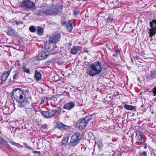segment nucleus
<instances>
[{"label": "nucleus", "mask_w": 156, "mask_h": 156, "mask_svg": "<svg viewBox=\"0 0 156 156\" xmlns=\"http://www.w3.org/2000/svg\"><path fill=\"white\" fill-rule=\"evenodd\" d=\"M103 68L100 63L96 61L93 63L90 67L89 74L91 76H94L99 74V76L104 77L107 74L106 71L103 72Z\"/></svg>", "instance_id": "nucleus-1"}, {"label": "nucleus", "mask_w": 156, "mask_h": 156, "mask_svg": "<svg viewBox=\"0 0 156 156\" xmlns=\"http://www.w3.org/2000/svg\"><path fill=\"white\" fill-rule=\"evenodd\" d=\"M12 93L13 98L18 103L22 101L25 98L26 95H28L30 94L27 93V94H25L21 88H18L14 89Z\"/></svg>", "instance_id": "nucleus-2"}, {"label": "nucleus", "mask_w": 156, "mask_h": 156, "mask_svg": "<svg viewBox=\"0 0 156 156\" xmlns=\"http://www.w3.org/2000/svg\"><path fill=\"white\" fill-rule=\"evenodd\" d=\"M31 98L30 94L28 95H26L25 98L23 99L22 101L18 103L19 106L24 108H27L31 107Z\"/></svg>", "instance_id": "nucleus-3"}, {"label": "nucleus", "mask_w": 156, "mask_h": 156, "mask_svg": "<svg viewBox=\"0 0 156 156\" xmlns=\"http://www.w3.org/2000/svg\"><path fill=\"white\" fill-rule=\"evenodd\" d=\"M92 115H87L85 117L79 120L77 122L78 128L82 129L87 125L88 122L92 119Z\"/></svg>", "instance_id": "nucleus-4"}, {"label": "nucleus", "mask_w": 156, "mask_h": 156, "mask_svg": "<svg viewBox=\"0 0 156 156\" xmlns=\"http://www.w3.org/2000/svg\"><path fill=\"white\" fill-rule=\"evenodd\" d=\"M80 135V133L79 132H76L72 136L69 143L70 145L71 146L74 147L78 144L79 140L81 139Z\"/></svg>", "instance_id": "nucleus-5"}, {"label": "nucleus", "mask_w": 156, "mask_h": 156, "mask_svg": "<svg viewBox=\"0 0 156 156\" xmlns=\"http://www.w3.org/2000/svg\"><path fill=\"white\" fill-rule=\"evenodd\" d=\"M23 7L30 10H33L35 8L34 3L29 0H24L22 3Z\"/></svg>", "instance_id": "nucleus-6"}, {"label": "nucleus", "mask_w": 156, "mask_h": 156, "mask_svg": "<svg viewBox=\"0 0 156 156\" xmlns=\"http://www.w3.org/2000/svg\"><path fill=\"white\" fill-rule=\"evenodd\" d=\"M150 24L151 29L149 30V37H152L156 34V20H152Z\"/></svg>", "instance_id": "nucleus-7"}, {"label": "nucleus", "mask_w": 156, "mask_h": 156, "mask_svg": "<svg viewBox=\"0 0 156 156\" xmlns=\"http://www.w3.org/2000/svg\"><path fill=\"white\" fill-rule=\"evenodd\" d=\"M61 38V34L60 33H53L52 36L50 38L49 42L52 43L53 44L54 43L55 44L56 43L59 41Z\"/></svg>", "instance_id": "nucleus-8"}, {"label": "nucleus", "mask_w": 156, "mask_h": 156, "mask_svg": "<svg viewBox=\"0 0 156 156\" xmlns=\"http://www.w3.org/2000/svg\"><path fill=\"white\" fill-rule=\"evenodd\" d=\"M56 128L61 130H69L71 128V126H68L65 125L63 123L58 122L56 123L55 125Z\"/></svg>", "instance_id": "nucleus-9"}, {"label": "nucleus", "mask_w": 156, "mask_h": 156, "mask_svg": "<svg viewBox=\"0 0 156 156\" xmlns=\"http://www.w3.org/2000/svg\"><path fill=\"white\" fill-rule=\"evenodd\" d=\"M81 48L82 47L81 46H75L71 49V53L72 55H76Z\"/></svg>", "instance_id": "nucleus-10"}, {"label": "nucleus", "mask_w": 156, "mask_h": 156, "mask_svg": "<svg viewBox=\"0 0 156 156\" xmlns=\"http://www.w3.org/2000/svg\"><path fill=\"white\" fill-rule=\"evenodd\" d=\"M48 55V51H42L39 54L38 58L41 60L43 59L46 58Z\"/></svg>", "instance_id": "nucleus-11"}, {"label": "nucleus", "mask_w": 156, "mask_h": 156, "mask_svg": "<svg viewBox=\"0 0 156 156\" xmlns=\"http://www.w3.org/2000/svg\"><path fill=\"white\" fill-rule=\"evenodd\" d=\"M75 106L74 103L71 101L65 104L63 107V108L67 110H70L73 108Z\"/></svg>", "instance_id": "nucleus-12"}, {"label": "nucleus", "mask_w": 156, "mask_h": 156, "mask_svg": "<svg viewBox=\"0 0 156 156\" xmlns=\"http://www.w3.org/2000/svg\"><path fill=\"white\" fill-rule=\"evenodd\" d=\"M11 71L4 72L1 76V80L2 81H5L10 73Z\"/></svg>", "instance_id": "nucleus-13"}, {"label": "nucleus", "mask_w": 156, "mask_h": 156, "mask_svg": "<svg viewBox=\"0 0 156 156\" xmlns=\"http://www.w3.org/2000/svg\"><path fill=\"white\" fill-rule=\"evenodd\" d=\"M53 13V12L50 9L46 8L40 11L39 14L41 16H43L44 14H52Z\"/></svg>", "instance_id": "nucleus-14"}, {"label": "nucleus", "mask_w": 156, "mask_h": 156, "mask_svg": "<svg viewBox=\"0 0 156 156\" xmlns=\"http://www.w3.org/2000/svg\"><path fill=\"white\" fill-rule=\"evenodd\" d=\"M34 78L36 81H39L41 79L42 76L41 73L37 69L34 71Z\"/></svg>", "instance_id": "nucleus-15"}, {"label": "nucleus", "mask_w": 156, "mask_h": 156, "mask_svg": "<svg viewBox=\"0 0 156 156\" xmlns=\"http://www.w3.org/2000/svg\"><path fill=\"white\" fill-rule=\"evenodd\" d=\"M136 137H137L139 140L141 141V144H144L145 142V140L143 138L142 135L140 133L137 131L136 132Z\"/></svg>", "instance_id": "nucleus-16"}, {"label": "nucleus", "mask_w": 156, "mask_h": 156, "mask_svg": "<svg viewBox=\"0 0 156 156\" xmlns=\"http://www.w3.org/2000/svg\"><path fill=\"white\" fill-rule=\"evenodd\" d=\"M155 76H156V71L154 70L151 71L150 74H147L146 76L147 78L148 79L153 78Z\"/></svg>", "instance_id": "nucleus-17"}, {"label": "nucleus", "mask_w": 156, "mask_h": 156, "mask_svg": "<svg viewBox=\"0 0 156 156\" xmlns=\"http://www.w3.org/2000/svg\"><path fill=\"white\" fill-rule=\"evenodd\" d=\"M58 111V110L56 109L48 110L49 118L53 117Z\"/></svg>", "instance_id": "nucleus-18"}, {"label": "nucleus", "mask_w": 156, "mask_h": 156, "mask_svg": "<svg viewBox=\"0 0 156 156\" xmlns=\"http://www.w3.org/2000/svg\"><path fill=\"white\" fill-rule=\"evenodd\" d=\"M124 107L126 109L129 110H135L136 107L131 105L125 104L123 105Z\"/></svg>", "instance_id": "nucleus-19"}, {"label": "nucleus", "mask_w": 156, "mask_h": 156, "mask_svg": "<svg viewBox=\"0 0 156 156\" xmlns=\"http://www.w3.org/2000/svg\"><path fill=\"white\" fill-rule=\"evenodd\" d=\"M72 23V21L70 20L69 23H67V24H66V28L70 32H71L73 28Z\"/></svg>", "instance_id": "nucleus-20"}, {"label": "nucleus", "mask_w": 156, "mask_h": 156, "mask_svg": "<svg viewBox=\"0 0 156 156\" xmlns=\"http://www.w3.org/2000/svg\"><path fill=\"white\" fill-rule=\"evenodd\" d=\"M41 113L44 118L47 119L49 118L48 110L47 111H41Z\"/></svg>", "instance_id": "nucleus-21"}, {"label": "nucleus", "mask_w": 156, "mask_h": 156, "mask_svg": "<svg viewBox=\"0 0 156 156\" xmlns=\"http://www.w3.org/2000/svg\"><path fill=\"white\" fill-rule=\"evenodd\" d=\"M68 140L69 138L67 136L65 137L61 142L62 147L63 145H65L68 143Z\"/></svg>", "instance_id": "nucleus-22"}, {"label": "nucleus", "mask_w": 156, "mask_h": 156, "mask_svg": "<svg viewBox=\"0 0 156 156\" xmlns=\"http://www.w3.org/2000/svg\"><path fill=\"white\" fill-rule=\"evenodd\" d=\"M44 29L41 27L38 26L37 28V33L39 35H41L43 32Z\"/></svg>", "instance_id": "nucleus-23"}, {"label": "nucleus", "mask_w": 156, "mask_h": 156, "mask_svg": "<svg viewBox=\"0 0 156 156\" xmlns=\"http://www.w3.org/2000/svg\"><path fill=\"white\" fill-rule=\"evenodd\" d=\"M63 7L61 5H58L56 7V11H55V13H58L62 9Z\"/></svg>", "instance_id": "nucleus-24"}, {"label": "nucleus", "mask_w": 156, "mask_h": 156, "mask_svg": "<svg viewBox=\"0 0 156 156\" xmlns=\"http://www.w3.org/2000/svg\"><path fill=\"white\" fill-rule=\"evenodd\" d=\"M51 44H52V43L49 42V41L48 42H46L44 44V48L46 50H50L51 48L50 45H51Z\"/></svg>", "instance_id": "nucleus-25"}, {"label": "nucleus", "mask_w": 156, "mask_h": 156, "mask_svg": "<svg viewBox=\"0 0 156 156\" xmlns=\"http://www.w3.org/2000/svg\"><path fill=\"white\" fill-rule=\"evenodd\" d=\"M19 72L17 71L15 72V73L13 76V81L19 78Z\"/></svg>", "instance_id": "nucleus-26"}, {"label": "nucleus", "mask_w": 156, "mask_h": 156, "mask_svg": "<svg viewBox=\"0 0 156 156\" xmlns=\"http://www.w3.org/2000/svg\"><path fill=\"white\" fill-rule=\"evenodd\" d=\"M23 70L24 72L27 73L28 74H30V69L29 68H27L26 66H23Z\"/></svg>", "instance_id": "nucleus-27"}, {"label": "nucleus", "mask_w": 156, "mask_h": 156, "mask_svg": "<svg viewBox=\"0 0 156 156\" xmlns=\"http://www.w3.org/2000/svg\"><path fill=\"white\" fill-rule=\"evenodd\" d=\"M7 33L9 35L12 36L14 35V31L12 28H10L9 29V30Z\"/></svg>", "instance_id": "nucleus-28"}, {"label": "nucleus", "mask_w": 156, "mask_h": 156, "mask_svg": "<svg viewBox=\"0 0 156 156\" xmlns=\"http://www.w3.org/2000/svg\"><path fill=\"white\" fill-rule=\"evenodd\" d=\"M25 108V111L26 113L28 115H30L31 114V112L33 111L32 109L31 108V107Z\"/></svg>", "instance_id": "nucleus-29"}, {"label": "nucleus", "mask_w": 156, "mask_h": 156, "mask_svg": "<svg viewBox=\"0 0 156 156\" xmlns=\"http://www.w3.org/2000/svg\"><path fill=\"white\" fill-rule=\"evenodd\" d=\"M30 31L32 33L35 32L36 31V28L34 26H31L29 28Z\"/></svg>", "instance_id": "nucleus-30"}, {"label": "nucleus", "mask_w": 156, "mask_h": 156, "mask_svg": "<svg viewBox=\"0 0 156 156\" xmlns=\"http://www.w3.org/2000/svg\"><path fill=\"white\" fill-rule=\"evenodd\" d=\"M80 10L79 9L77 8H75L73 11L74 14L75 16H77Z\"/></svg>", "instance_id": "nucleus-31"}, {"label": "nucleus", "mask_w": 156, "mask_h": 156, "mask_svg": "<svg viewBox=\"0 0 156 156\" xmlns=\"http://www.w3.org/2000/svg\"><path fill=\"white\" fill-rule=\"evenodd\" d=\"M120 2V0H113V1H112L111 2L113 5H115V6H116Z\"/></svg>", "instance_id": "nucleus-32"}, {"label": "nucleus", "mask_w": 156, "mask_h": 156, "mask_svg": "<svg viewBox=\"0 0 156 156\" xmlns=\"http://www.w3.org/2000/svg\"><path fill=\"white\" fill-rule=\"evenodd\" d=\"M41 128L43 129H48V126L46 124H44L41 126Z\"/></svg>", "instance_id": "nucleus-33"}, {"label": "nucleus", "mask_w": 156, "mask_h": 156, "mask_svg": "<svg viewBox=\"0 0 156 156\" xmlns=\"http://www.w3.org/2000/svg\"><path fill=\"white\" fill-rule=\"evenodd\" d=\"M47 98H43L41 99L40 104L44 103L45 101H47Z\"/></svg>", "instance_id": "nucleus-34"}, {"label": "nucleus", "mask_w": 156, "mask_h": 156, "mask_svg": "<svg viewBox=\"0 0 156 156\" xmlns=\"http://www.w3.org/2000/svg\"><path fill=\"white\" fill-rule=\"evenodd\" d=\"M153 92L154 94H153L154 96H155L156 94V87H154L152 90L150 92Z\"/></svg>", "instance_id": "nucleus-35"}, {"label": "nucleus", "mask_w": 156, "mask_h": 156, "mask_svg": "<svg viewBox=\"0 0 156 156\" xmlns=\"http://www.w3.org/2000/svg\"><path fill=\"white\" fill-rule=\"evenodd\" d=\"M13 23H15L17 25H19L20 24H22L23 23L22 22H19L17 20H14L13 21Z\"/></svg>", "instance_id": "nucleus-36"}, {"label": "nucleus", "mask_w": 156, "mask_h": 156, "mask_svg": "<svg viewBox=\"0 0 156 156\" xmlns=\"http://www.w3.org/2000/svg\"><path fill=\"white\" fill-rule=\"evenodd\" d=\"M134 59H136L138 60V61L139 62H140V61L141 60V58L138 56H136L134 57Z\"/></svg>", "instance_id": "nucleus-37"}, {"label": "nucleus", "mask_w": 156, "mask_h": 156, "mask_svg": "<svg viewBox=\"0 0 156 156\" xmlns=\"http://www.w3.org/2000/svg\"><path fill=\"white\" fill-rule=\"evenodd\" d=\"M56 62L58 64V65H63L64 63V62L63 61H57Z\"/></svg>", "instance_id": "nucleus-38"}, {"label": "nucleus", "mask_w": 156, "mask_h": 156, "mask_svg": "<svg viewBox=\"0 0 156 156\" xmlns=\"http://www.w3.org/2000/svg\"><path fill=\"white\" fill-rule=\"evenodd\" d=\"M81 145L82 146L81 147V150L83 151H85L86 150V147L84 145H83L82 144H81Z\"/></svg>", "instance_id": "nucleus-39"}, {"label": "nucleus", "mask_w": 156, "mask_h": 156, "mask_svg": "<svg viewBox=\"0 0 156 156\" xmlns=\"http://www.w3.org/2000/svg\"><path fill=\"white\" fill-rule=\"evenodd\" d=\"M23 144L24 145V146L27 148H28V149H31V148L27 144V143H23Z\"/></svg>", "instance_id": "nucleus-40"}, {"label": "nucleus", "mask_w": 156, "mask_h": 156, "mask_svg": "<svg viewBox=\"0 0 156 156\" xmlns=\"http://www.w3.org/2000/svg\"><path fill=\"white\" fill-rule=\"evenodd\" d=\"M61 22L62 24L64 26L65 25V24H66V23H67L66 21H63L62 20H61Z\"/></svg>", "instance_id": "nucleus-41"}, {"label": "nucleus", "mask_w": 156, "mask_h": 156, "mask_svg": "<svg viewBox=\"0 0 156 156\" xmlns=\"http://www.w3.org/2000/svg\"><path fill=\"white\" fill-rule=\"evenodd\" d=\"M142 154L143 156H147V153L145 151H143Z\"/></svg>", "instance_id": "nucleus-42"}, {"label": "nucleus", "mask_w": 156, "mask_h": 156, "mask_svg": "<svg viewBox=\"0 0 156 156\" xmlns=\"http://www.w3.org/2000/svg\"><path fill=\"white\" fill-rule=\"evenodd\" d=\"M116 54H120V51L119 49H118L115 51Z\"/></svg>", "instance_id": "nucleus-43"}, {"label": "nucleus", "mask_w": 156, "mask_h": 156, "mask_svg": "<svg viewBox=\"0 0 156 156\" xmlns=\"http://www.w3.org/2000/svg\"><path fill=\"white\" fill-rule=\"evenodd\" d=\"M14 82V81H13V80H12L11 79H9V81H8V82H9V83H11Z\"/></svg>", "instance_id": "nucleus-44"}, {"label": "nucleus", "mask_w": 156, "mask_h": 156, "mask_svg": "<svg viewBox=\"0 0 156 156\" xmlns=\"http://www.w3.org/2000/svg\"><path fill=\"white\" fill-rule=\"evenodd\" d=\"M15 145L17 147H19L20 146L21 147H22L21 145H20L18 143H15Z\"/></svg>", "instance_id": "nucleus-45"}, {"label": "nucleus", "mask_w": 156, "mask_h": 156, "mask_svg": "<svg viewBox=\"0 0 156 156\" xmlns=\"http://www.w3.org/2000/svg\"><path fill=\"white\" fill-rule=\"evenodd\" d=\"M105 46L106 47L108 48L109 50H110L111 49V48H109L108 45L107 44H105Z\"/></svg>", "instance_id": "nucleus-46"}, {"label": "nucleus", "mask_w": 156, "mask_h": 156, "mask_svg": "<svg viewBox=\"0 0 156 156\" xmlns=\"http://www.w3.org/2000/svg\"><path fill=\"white\" fill-rule=\"evenodd\" d=\"M147 144L146 143H144V148L146 149L147 148Z\"/></svg>", "instance_id": "nucleus-47"}, {"label": "nucleus", "mask_w": 156, "mask_h": 156, "mask_svg": "<svg viewBox=\"0 0 156 156\" xmlns=\"http://www.w3.org/2000/svg\"><path fill=\"white\" fill-rule=\"evenodd\" d=\"M151 156H156V155L155 154L154 152H153L151 153Z\"/></svg>", "instance_id": "nucleus-48"}, {"label": "nucleus", "mask_w": 156, "mask_h": 156, "mask_svg": "<svg viewBox=\"0 0 156 156\" xmlns=\"http://www.w3.org/2000/svg\"><path fill=\"white\" fill-rule=\"evenodd\" d=\"M34 153L35 154L39 153H40V152L39 151H34Z\"/></svg>", "instance_id": "nucleus-49"}, {"label": "nucleus", "mask_w": 156, "mask_h": 156, "mask_svg": "<svg viewBox=\"0 0 156 156\" xmlns=\"http://www.w3.org/2000/svg\"><path fill=\"white\" fill-rule=\"evenodd\" d=\"M89 51L87 50H86L83 51V52H86L87 53Z\"/></svg>", "instance_id": "nucleus-50"}, {"label": "nucleus", "mask_w": 156, "mask_h": 156, "mask_svg": "<svg viewBox=\"0 0 156 156\" xmlns=\"http://www.w3.org/2000/svg\"><path fill=\"white\" fill-rule=\"evenodd\" d=\"M113 56L117 57V54H113Z\"/></svg>", "instance_id": "nucleus-51"}, {"label": "nucleus", "mask_w": 156, "mask_h": 156, "mask_svg": "<svg viewBox=\"0 0 156 156\" xmlns=\"http://www.w3.org/2000/svg\"><path fill=\"white\" fill-rule=\"evenodd\" d=\"M20 61L19 60H17L16 61V63H19Z\"/></svg>", "instance_id": "nucleus-52"}, {"label": "nucleus", "mask_w": 156, "mask_h": 156, "mask_svg": "<svg viewBox=\"0 0 156 156\" xmlns=\"http://www.w3.org/2000/svg\"><path fill=\"white\" fill-rule=\"evenodd\" d=\"M87 58V57L86 56H85L84 57V59H86Z\"/></svg>", "instance_id": "nucleus-53"}, {"label": "nucleus", "mask_w": 156, "mask_h": 156, "mask_svg": "<svg viewBox=\"0 0 156 156\" xmlns=\"http://www.w3.org/2000/svg\"><path fill=\"white\" fill-rule=\"evenodd\" d=\"M2 133L1 132V131L0 130V134H1Z\"/></svg>", "instance_id": "nucleus-54"}, {"label": "nucleus", "mask_w": 156, "mask_h": 156, "mask_svg": "<svg viewBox=\"0 0 156 156\" xmlns=\"http://www.w3.org/2000/svg\"><path fill=\"white\" fill-rule=\"evenodd\" d=\"M52 1H57L58 0H52Z\"/></svg>", "instance_id": "nucleus-55"}, {"label": "nucleus", "mask_w": 156, "mask_h": 156, "mask_svg": "<svg viewBox=\"0 0 156 156\" xmlns=\"http://www.w3.org/2000/svg\"><path fill=\"white\" fill-rule=\"evenodd\" d=\"M131 60H132V61H133V60L132 59H131Z\"/></svg>", "instance_id": "nucleus-56"}]
</instances>
